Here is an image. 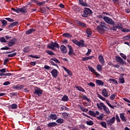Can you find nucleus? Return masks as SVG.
I'll use <instances>...</instances> for the list:
<instances>
[{
  "label": "nucleus",
  "mask_w": 130,
  "mask_h": 130,
  "mask_svg": "<svg viewBox=\"0 0 130 130\" xmlns=\"http://www.w3.org/2000/svg\"><path fill=\"white\" fill-rule=\"evenodd\" d=\"M122 25H121V23H115L113 25V27L112 29L113 31H116V29H121L122 32H130V30L128 28H122Z\"/></svg>",
  "instance_id": "1"
},
{
  "label": "nucleus",
  "mask_w": 130,
  "mask_h": 130,
  "mask_svg": "<svg viewBox=\"0 0 130 130\" xmlns=\"http://www.w3.org/2000/svg\"><path fill=\"white\" fill-rule=\"evenodd\" d=\"M100 25V26H98L97 30L99 31V32L101 33V32H104V31H105L107 28L106 27V26H105V23H104L101 22Z\"/></svg>",
  "instance_id": "2"
},
{
  "label": "nucleus",
  "mask_w": 130,
  "mask_h": 130,
  "mask_svg": "<svg viewBox=\"0 0 130 130\" xmlns=\"http://www.w3.org/2000/svg\"><path fill=\"white\" fill-rule=\"evenodd\" d=\"M42 93H43V90L40 88L37 87L34 88V94H36L39 97H41L42 95Z\"/></svg>",
  "instance_id": "3"
},
{
  "label": "nucleus",
  "mask_w": 130,
  "mask_h": 130,
  "mask_svg": "<svg viewBox=\"0 0 130 130\" xmlns=\"http://www.w3.org/2000/svg\"><path fill=\"white\" fill-rule=\"evenodd\" d=\"M55 48H59V45L57 43L51 42L50 44H49L48 45V48H49L50 49H52V50H54Z\"/></svg>",
  "instance_id": "4"
},
{
  "label": "nucleus",
  "mask_w": 130,
  "mask_h": 130,
  "mask_svg": "<svg viewBox=\"0 0 130 130\" xmlns=\"http://www.w3.org/2000/svg\"><path fill=\"white\" fill-rule=\"evenodd\" d=\"M85 10L83 12V14L82 15V17H84V18H86V17H88V15H91L92 14V10L89 9V8H85Z\"/></svg>",
  "instance_id": "5"
},
{
  "label": "nucleus",
  "mask_w": 130,
  "mask_h": 130,
  "mask_svg": "<svg viewBox=\"0 0 130 130\" xmlns=\"http://www.w3.org/2000/svg\"><path fill=\"white\" fill-rule=\"evenodd\" d=\"M115 122V117L113 116L111 119L107 120L106 123L108 126H111Z\"/></svg>",
  "instance_id": "6"
},
{
  "label": "nucleus",
  "mask_w": 130,
  "mask_h": 130,
  "mask_svg": "<svg viewBox=\"0 0 130 130\" xmlns=\"http://www.w3.org/2000/svg\"><path fill=\"white\" fill-rule=\"evenodd\" d=\"M103 19L108 24H110V25H114V21L112 20L110 18L105 16L103 17Z\"/></svg>",
  "instance_id": "7"
},
{
  "label": "nucleus",
  "mask_w": 130,
  "mask_h": 130,
  "mask_svg": "<svg viewBox=\"0 0 130 130\" xmlns=\"http://www.w3.org/2000/svg\"><path fill=\"white\" fill-rule=\"evenodd\" d=\"M88 68L89 70V71H90V72H91V73H92L93 75L96 76V77H99V76H100V74H99V73L96 72V70L94 69L93 68L91 67L90 66H88Z\"/></svg>",
  "instance_id": "8"
},
{
  "label": "nucleus",
  "mask_w": 130,
  "mask_h": 130,
  "mask_svg": "<svg viewBox=\"0 0 130 130\" xmlns=\"http://www.w3.org/2000/svg\"><path fill=\"white\" fill-rule=\"evenodd\" d=\"M51 74L53 78H56L58 75V72L56 69H53L51 71Z\"/></svg>",
  "instance_id": "9"
},
{
  "label": "nucleus",
  "mask_w": 130,
  "mask_h": 130,
  "mask_svg": "<svg viewBox=\"0 0 130 130\" xmlns=\"http://www.w3.org/2000/svg\"><path fill=\"white\" fill-rule=\"evenodd\" d=\"M68 46L69 48V52L68 53L69 55L70 56L75 55L76 53L74 52V49H73L72 46L68 45Z\"/></svg>",
  "instance_id": "10"
},
{
  "label": "nucleus",
  "mask_w": 130,
  "mask_h": 130,
  "mask_svg": "<svg viewBox=\"0 0 130 130\" xmlns=\"http://www.w3.org/2000/svg\"><path fill=\"white\" fill-rule=\"evenodd\" d=\"M17 43V39L14 38L11 40L8 43L9 46H13V45H15V44Z\"/></svg>",
  "instance_id": "11"
},
{
  "label": "nucleus",
  "mask_w": 130,
  "mask_h": 130,
  "mask_svg": "<svg viewBox=\"0 0 130 130\" xmlns=\"http://www.w3.org/2000/svg\"><path fill=\"white\" fill-rule=\"evenodd\" d=\"M96 106L100 110H103L106 106L103 103H97Z\"/></svg>",
  "instance_id": "12"
},
{
  "label": "nucleus",
  "mask_w": 130,
  "mask_h": 130,
  "mask_svg": "<svg viewBox=\"0 0 130 130\" xmlns=\"http://www.w3.org/2000/svg\"><path fill=\"white\" fill-rule=\"evenodd\" d=\"M60 51L62 52V53H64L66 54L67 52H68V50H67V47L64 45H61L60 47Z\"/></svg>",
  "instance_id": "13"
},
{
  "label": "nucleus",
  "mask_w": 130,
  "mask_h": 130,
  "mask_svg": "<svg viewBox=\"0 0 130 130\" xmlns=\"http://www.w3.org/2000/svg\"><path fill=\"white\" fill-rule=\"evenodd\" d=\"M116 60L117 61V62H119L120 64H124V61H123V59L121 58V57L119 56H116Z\"/></svg>",
  "instance_id": "14"
},
{
  "label": "nucleus",
  "mask_w": 130,
  "mask_h": 130,
  "mask_svg": "<svg viewBox=\"0 0 130 130\" xmlns=\"http://www.w3.org/2000/svg\"><path fill=\"white\" fill-rule=\"evenodd\" d=\"M99 60L101 64H104L105 63V61L104 60V58L102 55H100L99 56Z\"/></svg>",
  "instance_id": "15"
},
{
  "label": "nucleus",
  "mask_w": 130,
  "mask_h": 130,
  "mask_svg": "<svg viewBox=\"0 0 130 130\" xmlns=\"http://www.w3.org/2000/svg\"><path fill=\"white\" fill-rule=\"evenodd\" d=\"M78 46L79 47H86V45L85 44V41L83 40H80L78 43Z\"/></svg>",
  "instance_id": "16"
},
{
  "label": "nucleus",
  "mask_w": 130,
  "mask_h": 130,
  "mask_svg": "<svg viewBox=\"0 0 130 130\" xmlns=\"http://www.w3.org/2000/svg\"><path fill=\"white\" fill-rule=\"evenodd\" d=\"M125 114L122 113H120V118H121L122 121L125 122L126 121V117L124 116Z\"/></svg>",
  "instance_id": "17"
},
{
  "label": "nucleus",
  "mask_w": 130,
  "mask_h": 130,
  "mask_svg": "<svg viewBox=\"0 0 130 130\" xmlns=\"http://www.w3.org/2000/svg\"><path fill=\"white\" fill-rule=\"evenodd\" d=\"M76 23L78 25L80 26V27H85V28H87V25L84 22L77 20L76 21Z\"/></svg>",
  "instance_id": "18"
},
{
  "label": "nucleus",
  "mask_w": 130,
  "mask_h": 130,
  "mask_svg": "<svg viewBox=\"0 0 130 130\" xmlns=\"http://www.w3.org/2000/svg\"><path fill=\"white\" fill-rule=\"evenodd\" d=\"M95 82L98 86H104V82L102 80H96Z\"/></svg>",
  "instance_id": "19"
},
{
  "label": "nucleus",
  "mask_w": 130,
  "mask_h": 130,
  "mask_svg": "<svg viewBox=\"0 0 130 130\" xmlns=\"http://www.w3.org/2000/svg\"><path fill=\"white\" fill-rule=\"evenodd\" d=\"M102 95L104 96V97H108V92L106 90V89H103L102 91Z\"/></svg>",
  "instance_id": "20"
},
{
  "label": "nucleus",
  "mask_w": 130,
  "mask_h": 130,
  "mask_svg": "<svg viewBox=\"0 0 130 130\" xmlns=\"http://www.w3.org/2000/svg\"><path fill=\"white\" fill-rule=\"evenodd\" d=\"M63 70L65 71V72H66V73H67V74L69 75V76H72L73 74L72 73V72L68 69L67 68L63 67H62Z\"/></svg>",
  "instance_id": "21"
},
{
  "label": "nucleus",
  "mask_w": 130,
  "mask_h": 130,
  "mask_svg": "<svg viewBox=\"0 0 130 130\" xmlns=\"http://www.w3.org/2000/svg\"><path fill=\"white\" fill-rule=\"evenodd\" d=\"M86 32L87 35V37H91V35H92V30L90 28H87Z\"/></svg>",
  "instance_id": "22"
},
{
  "label": "nucleus",
  "mask_w": 130,
  "mask_h": 130,
  "mask_svg": "<svg viewBox=\"0 0 130 130\" xmlns=\"http://www.w3.org/2000/svg\"><path fill=\"white\" fill-rule=\"evenodd\" d=\"M79 3L83 7H88V4L84 3L83 0H79Z\"/></svg>",
  "instance_id": "23"
},
{
  "label": "nucleus",
  "mask_w": 130,
  "mask_h": 130,
  "mask_svg": "<svg viewBox=\"0 0 130 130\" xmlns=\"http://www.w3.org/2000/svg\"><path fill=\"white\" fill-rule=\"evenodd\" d=\"M57 123L55 122H51L47 124L48 127H53L54 126H56Z\"/></svg>",
  "instance_id": "24"
},
{
  "label": "nucleus",
  "mask_w": 130,
  "mask_h": 130,
  "mask_svg": "<svg viewBox=\"0 0 130 130\" xmlns=\"http://www.w3.org/2000/svg\"><path fill=\"white\" fill-rule=\"evenodd\" d=\"M50 118L53 120H56V119H57V116L55 114H51L50 115Z\"/></svg>",
  "instance_id": "25"
},
{
  "label": "nucleus",
  "mask_w": 130,
  "mask_h": 130,
  "mask_svg": "<svg viewBox=\"0 0 130 130\" xmlns=\"http://www.w3.org/2000/svg\"><path fill=\"white\" fill-rule=\"evenodd\" d=\"M96 70L99 72H101L102 71V70H103V67L102 65H101L100 64H98L96 66Z\"/></svg>",
  "instance_id": "26"
},
{
  "label": "nucleus",
  "mask_w": 130,
  "mask_h": 130,
  "mask_svg": "<svg viewBox=\"0 0 130 130\" xmlns=\"http://www.w3.org/2000/svg\"><path fill=\"white\" fill-rule=\"evenodd\" d=\"M62 36L67 38H72V37H73V36L69 33H64L62 35Z\"/></svg>",
  "instance_id": "27"
},
{
  "label": "nucleus",
  "mask_w": 130,
  "mask_h": 130,
  "mask_svg": "<svg viewBox=\"0 0 130 130\" xmlns=\"http://www.w3.org/2000/svg\"><path fill=\"white\" fill-rule=\"evenodd\" d=\"M103 109H104V111H105L106 114H109V113H110V111H109V109L107 107H106V106Z\"/></svg>",
  "instance_id": "28"
},
{
  "label": "nucleus",
  "mask_w": 130,
  "mask_h": 130,
  "mask_svg": "<svg viewBox=\"0 0 130 130\" xmlns=\"http://www.w3.org/2000/svg\"><path fill=\"white\" fill-rule=\"evenodd\" d=\"M62 101L67 102L69 101V96L67 95H64L61 99Z\"/></svg>",
  "instance_id": "29"
},
{
  "label": "nucleus",
  "mask_w": 130,
  "mask_h": 130,
  "mask_svg": "<svg viewBox=\"0 0 130 130\" xmlns=\"http://www.w3.org/2000/svg\"><path fill=\"white\" fill-rule=\"evenodd\" d=\"M100 124L103 126V127H105V128L107 127V123L106 122H101Z\"/></svg>",
  "instance_id": "30"
},
{
  "label": "nucleus",
  "mask_w": 130,
  "mask_h": 130,
  "mask_svg": "<svg viewBox=\"0 0 130 130\" xmlns=\"http://www.w3.org/2000/svg\"><path fill=\"white\" fill-rule=\"evenodd\" d=\"M34 31H35V29L33 28H30V29H28L27 31H26V34L29 35V34H31L32 32H34Z\"/></svg>",
  "instance_id": "31"
},
{
  "label": "nucleus",
  "mask_w": 130,
  "mask_h": 130,
  "mask_svg": "<svg viewBox=\"0 0 130 130\" xmlns=\"http://www.w3.org/2000/svg\"><path fill=\"white\" fill-rule=\"evenodd\" d=\"M27 12V8L26 7L20 8V13H26Z\"/></svg>",
  "instance_id": "32"
},
{
  "label": "nucleus",
  "mask_w": 130,
  "mask_h": 130,
  "mask_svg": "<svg viewBox=\"0 0 130 130\" xmlns=\"http://www.w3.org/2000/svg\"><path fill=\"white\" fill-rule=\"evenodd\" d=\"M76 89H77V90H78V91H80L81 92H85V89H84L83 88H82V87L81 86H76Z\"/></svg>",
  "instance_id": "33"
},
{
  "label": "nucleus",
  "mask_w": 130,
  "mask_h": 130,
  "mask_svg": "<svg viewBox=\"0 0 130 130\" xmlns=\"http://www.w3.org/2000/svg\"><path fill=\"white\" fill-rule=\"evenodd\" d=\"M97 95H98V98H100V99H101V100H103V101H105L106 100L105 98L102 96V95H101L100 94H98Z\"/></svg>",
  "instance_id": "34"
},
{
  "label": "nucleus",
  "mask_w": 130,
  "mask_h": 130,
  "mask_svg": "<svg viewBox=\"0 0 130 130\" xmlns=\"http://www.w3.org/2000/svg\"><path fill=\"white\" fill-rule=\"evenodd\" d=\"M104 116V114H101L99 116L97 117V118L99 120H103Z\"/></svg>",
  "instance_id": "35"
},
{
  "label": "nucleus",
  "mask_w": 130,
  "mask_h": 130,
  "mask_svg": "<svg viewBox=\"0 0 130 130\" xmlns=\"http://www.w3.org/2000/svg\"><path fill=\"white\" fill-rule=\"evenodd\" d=\"M56 122H57V123H63V119L62 118H58V119L56 120Z\"/></svg>",
  "instance_id": "36"
},
{
  "label": "nucleus",
  "mask_w": 130,
  "mask_h": 130,
  "mask_svg": "<svg viewBox=\"0 0 130 130\" xmlns=\"http://www.w3.org/2000/svg\"><path fill=\"white\" fill-rule=\"evenodd\" d=\"M10 106L12 109H16V108H18V105L16 104H13Z\"/></svg>",
  "instance_id": "37"
},
{
  "label": "nucleus",
  "mask_w": 130,
  "mask_h": 130,
  "mask_svg": "<svg viewBox=\"0 0 130 130\" xmlns=\"http://www.w3.org/2000/svg\"><path fill=\"white\" fill-rule=\"evenodd\" d=\"M105 101L107 104L108 105V106H109V107H111V108H113V109H114V107H113V106L110 104V103H109V101H108L107 100H106Z\"/></svg>",
  "instance_id": "38"
},
{
  "label": "nucleus",
  "mask_w": 130,
  "mask_h": 130,
  "mask_svg": "<svg viewBox=\"0 0 130 130\" xmlns=\"http://www.w3.org/2000/svg\"><path fill=\"white\" fill-rule=\"evenodd\" d=\"M86 124L87 125H93L94 122H93V121H86Z\"/></svg>",
  "instance_id": "39"
},
{
  "label": "nucleus",
  "mask_w": 130,
  "mask_h": 130,
  "mask_svg": "<svg viewBox=\"0 0 130 130\" xmlns=\"http://www.w3.org/2000/svg\"><path fill=\"white\" fill-rule=\"evenodd\" d=\"M51 60H53V61H55V62H56V63H60V62L58 59H57L56 58H52Z\"/></svg>",
  "instance_id": "40"
},
{
  "label": "nucleus",
  "mask_w": 130,
  "mask_h": 130,
  "mask_svg": "<svg viewBox=\"0 0 130 130\" xmlns=\"http://www.w3.org/2000/svg\"><path fill=\"white\" fill-rule=\"evenodd\" d=\"M80 109L82 110V111H83L84 112H88L89 111V110L88 109H85L83 107H80Z\"/></svg>",
  "instance_id": "41"
},
{
  "label": "nucleus",
  "mask_w": 130,
  "mask_h": 130,
  "mask_svg": "<svg viewBox=\"0 0 130 130\" xmlns=\"http://www.w3.org/2000/svg\"><path fill=\"white\" fill-rule=\"evenodd\" d=\"M18 22H14L13 23H11L10 25H9L10 27H15V26H16L18 24Z\"/></svg>",
  "instance_id": "42"
},
{
  "label": "nucleus",
  "mask_w": 130,
  "mask_h": 130,
  "mask_svg": "<svg viewBox=\"0 0 130 130\" xmlns=\"http://www.w3.org/2000/svg\"><path fill=\"white\" fill-rule=\"evenodd\" d=\"M80 99H83V100H86L87 101H89L90 100L88 98V96L87 95H83L82 98H80Z\"/></svg>",
  "instance_id": "43"
},
{
  "label": "nucleus",
  "mask_w": 130,
  "mask_h": 130,
  "mask_svg": "<svg viewBox=\"0 0 130 130\" xmlns=\"http://www.w3.org/2000/svg\"><path fill=\"white\" fill-rule=\"evenodd\" d=\"M15 55H17V53H13L12 54H10L8 55V57H14V56H15Z\"/></svg>",
  "instance_id": "44"
},
{
  "label": "nucleus",
  "mask_w": 130,
  "mask_h": 130,
  "mask_svg": "<svg viewBox=\"0 0 130 130\" xmlns=\"http://www.w3.org/2000/svg\"><path fill=\"white\" fill-rule=\"evenodd\" d=\"M46 3H47L46 1H43L37 3V5H38V6H42L43 5H44V4H46Z\"/></svg>",
  "instance_id": "45"
},
{
  "label": "nucleus",
  "mask_w": 130,
  "mask_h": 130,
  "mask_svg": "<svg viewBox=\"0 0 130 130\" xmlns=\"http://www.w3.org/2000/svg\"><path fill=\"white\" fill-rule=\"evenodd\" d=\"M88 114H89V115H91V116H93L94 117H95V112L92 111H89L88 112Z\"/></svg>",
  "instance_id": "46"
},
{
  "label": "nucleus",
  "mask_w": 130,
  "mask_h": 130,
  "mask_svg": "<svg viewBox=\"0 0 130 130\" xmlns=\"http://www.w3.org/2000/svg\"><path fill=\"white\" fill-rule=\"evenodd\" d=\"M119 80L121 84H124V78L123 77L120 78Z\"/></svg>",
  "instance_id": "47"
},
{
  "label": "nucleus",
  "mask_w": 130,
  "mask_h": 130,
  "mask_svg": "<svg viewBox=\"0 0 130 130\" xmlns=\"http://www.w3.org/2000/svg\"><path fill=\"white\" fill-rule=\"evenodd\" d=\"M0 41L1 42H3L4 43H6V42H7V40H6V39H5L4 37L0 38Z\"/></svg>",
  "instance_id": "48"
},
{
  "label": "nucleus",
  "mask_w": 130,
  "mask_h": 130,
  "mask_svg": "<svg viewBox=\"0 0 130 130\" xmlns=\"http://www.w3.org/2000/svg\"><path fill=\"white\" fill-rule=\"evenodd\" d=\"M120 56L123 58V59H126V56L122 53H120Z\"/></svg>",
  "instance_id": "49"
},
{
  "label": "nucleus",
  "mask_w": 130,
  "mask_h": 130,
  "mask_svg": "<svg viewBox=\"0 0 130 130\" xmlns=\"http://www.w3.org/2000/svg\"><path fill=\"white\" fill-rule=\"evenodd\" d=\"M72 42H73V43L77 45V46H78L79 41H77V40H73Z\"/></svg>",
  "instance_id": "50"
},
{
  "label": "nucleus",
  "mask_w": 130,
  "mask_h": 130,
  "mask_svg": "<svg viewBox=\"0 0 130 130\" xmlns=\"http://www.w3.org/2000/svg\"><path fill=\"white\" fill-rule=\"evenodd\" d=\"M46 53L49 55H54V53L51 51H46Z\"/></svg>",
  "instance_id": "51"
},
{
  "label": "nucleus",
  "mask_w": 130,
  "mask_h": 130,
  "mask_svg": "<svg viewBox=\"0 0 130 130\" xmlns=\"http://www.w3.org/2000/svg\"><path fill=\"white\" fill-rule=\"evenodd\" d=\"M91 52H92V50L90 49H88V51L86 53V55H87V56H88V55H90V54H91Z\"/></svg>",
  "instance_id": "52"
},
{
  "label": "nucleus",
  "mask_w": 130,
  "mask_h": 130,
  "mask_svg": "<svg viewBox=\"0 0 130 130\" xmlns=\"http://www.w3.org/2000/svg\"><path fill=\"white\" fill-rule=\"evenodd\" d=\"M116 120L117 121V122H120V119L119 118L118 115H116Z\"/></svg>",
  "instance_id": "53"
},
{
  "label": "nucleus",
  "mask_w": 130,
  "mask_h": 130,
  "mask_svg": "<svg viewBox=\"0 0 130 130\" xmlns=\"http://www.w3.org/2000/svg\"><path fill=\"white\" fill-rule=\"evenodd\" d=\"M115 98V94H112L110 97V99L111 100H114V99Z\"/></svg>",
  "instance_id": "54"
},
{
  "label": "nucleus",
  "mask_w": 130,
  "mask_h": 130,
  "mask_svg": "<svg viewBox=\"0 0 130 130\" xmlns=\"http://www.w3.org/2000/svg\"><path fill=\"white\" fill-rule=\"evenodd\" d=\"M50 62L51 63L52 66H55V67H57V68H58V65L54 63L52 60H50Z\"/></svg>",
  "instance_id": "55"
},
{
  "label": "nucleus",
  "mask_w": 130,
  "mask_h": 130,
  "mask_svg": "<svg viewBox=\"0 0 130 130\" xmlns=\"http://www.w3.org/2000/svg\"><path fill=\"white\" fill-rule=\"evenodd\" d=\"M40 12L41 13H45L46 12V10L44 8H42L40 9Z\"/></svg>",
  "instance_id": "56"
},
{
  "label": "nucleus",
  "mask_w": 130,
  "mask_h": 130,
  "mask_svg": "<svg viewBox=\"0 0 130 130\" xmlns=\"http://www.w3.org/2000/svg\"><path fill=\"white\" fill-rule=\"evenodd\" d=\"M88 86H90V87H95V84L93 82H90L88 84Z\"/></svg>",
  "instance_id": "57"
},
{
  "label": "nucleus",
  "mask_w": 130,
  "mask_h": 130,
  "mask_svg": "<svg viewBox=\"0 0 130 130\" xmlns=\"http://www.w3.org/2000/svg\"><path fill=\"white\" fill-rule=\"evenodd\" d=\"M10 84H11V82H10V81H6L3 83V85L4 86H8V85H10Z\"/></svg>",
  "instance_id": "58"
},
{
  "label": "nucleus",
  "mask_w": 130,
  "mask_h": 130,
  "mask_svg": "<svg viewBox=\"0 0 130 130\" xmlns=\"http://www.w3.org/2000/svg\"><path fill=\"white\" fill-rule=\"evenodd\" d=\"M6 20L8 21L9 22H14V20L11 19V18H6Z\"/></svg>",
  "instance_id": "59"
},
{
  "label": "nucleus",
  "mask_w": 130,
  "mask_h": 130,
  "mask_svg": "<svg viewBox=\"0 0 130 130\" xmlns=\"http://www.w3.org/2000/svg\"><path fill=\"white\" fill-rule=\"evenodd\" d=\"M109 81H111V82H113V83H115L116 84H117V81H116V80H115L114 79H110Z\"/></svg>",
  "instance_id": "60"
},
{
  "label": "nucleus",
  "mask_w": 130,
  "mask_h": 130,
  "mask_svg": "<svg viewBox=\"0 0 130 130\" xmlns=\"http://www.w3.org/2000/svg\"><path fill=\"white\" fill-rule=\"evenodd\" d=\"M0 72L1 73H6L7 72V69H6V68L1 69Z\"/></svg>",
  "instance_id": "61"
},
{
  "label": "nucleus",
  "mask_w": 130,
  "mask_h": 130,
  "mask_svg": "<svg viewBox=\"0 0 130 130\" xmlns=\"http://www.w3.org/2000/svg\"><path fill=\"white\" fill-rule=\"evenodd\" d=\"M2 24H3V25H7V24H8V21H7V20H3L2 21Z\"/></svg>",
  "instance_id": "62"
},
{
  "label": "nucleus",
  "mask_w": 130,
  "mask_h": 130,
  "mask_svg": "<svg viewBox=\"0 0 130 130\" xmlns=\"http://www.w3.org/2000/svg\"><path fill=\"white\" fill-rule=\"evenodd\" d=\"M30 66H36V61H31L30 62Z\"/></svg>",
  "instance_id": "63"
},
{
  "label": "nucleus",
  "mask_w": 130,
  "mask_h": 130,
  "mask_svg": "<svg viewBox=\"0 0 130 130\" xmlns=\"http://www.w3.org/2000/svg\"><path fill=\"white\" fill-rule=\"evenodd\" d=\"M44 69H45V70H50V67H49L47 65H45L44 66Z\"/></svg>",
  "instance_id": "64"
}]
</instances>
